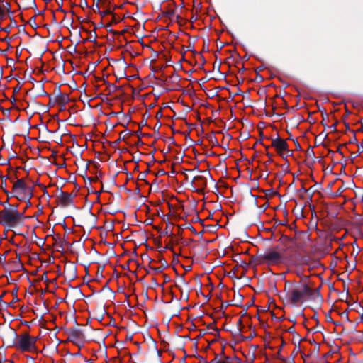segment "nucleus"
Returning <instances> with one entry per match:
<instances>
[{"instance_id": "obj_1", "label": "nucleus", "mask_w": 363, "mask_h": 363, "mask_svg": "<svg viewBox=\"0 0 363 363\" xmlns=\"http://www.w3.org/2000/svg\"><path fill=\"white\" fill-rule=\"evenodd\" d=\"M30 340V335L28 333L18 335L15 329L9 326L4 332L3 340L8 347H16L23 352H28L33 350Z\"/></svg>"}, {"instance_id": "obj_2", "label": "nucleus", "mask_w": 363, "mask_h": 363, "mask_svg": "<svg viewBox=\"0 0 363 363\" xmlns=\"http://www.w3.org/2000/svg\"><path fill=\"white\" fill-rule=\"evenodd\" d=\"M26 209H23L22 212L14 210L11 211L10 210L4 208L0 211V223L4 226H9L10 228L16 227L20 224H22L23 220L28 216H25L24 213Z\"/></svg>"}, {"instance_id": "obj_3", "label": "nucleus", "mask_w": 363, "mask_h": 363, "mask_svg": "<svg viewBox=\"0 0 363 363\" xmlns=\"http://www.w3.org/2000/svg\"><path fill=\"white\" fill-rule=\"evenodd\" d=\"M284 256L276 250L269 249L259 255V263L274 265L282 262Z\"/></svg>"}, {"instance_id": "obj_4", "label": "nucleus", "mask_w": 363, "mask_h": 363, "mask_svg": "<svg viewBox=\"0 0 363 363\" xmlns=\"http://www.w3.org/2000/svg\"><path fill=\"white\" fill-rule=\"evenodd\" d=\"M304 297V284L301 285V288L296 286L289 289L286 294H284V298L294 306L297 305Z\"/></svg>"}, {"instance_id": "obj_5", "label": "nucleus", "mask_w": 363, "mask_h": 363, "mask_svg": "<svg viewBox=\"0 0 363 363\" xmlns=\"http://www.w3.org/2000/svg\"><path fill=\"white\" fill-rule=\"evenodd\" d=\"M26 185L24 179H17L13 183L12 191L10 194L11 196H15L21 201H26L27 203Z\"/></svg>"}, {"instance_id": "obj_6", "label": "nucleus", "mask_w": 363, "mask_h": 363, "mask_svg": "<svg viewBox=\"0 0 363 363\" xmlns=\"http://www.w3.org/2000/svg\"><path fill=\"white\" fill-rule=\"evenodd\" d=\"M68 335V340L77 345V341H83L84 340V334L83 330L79 327H73L65 330Z\"/></svg>"}, {"instance_id": "obj_7", "label": "nucleus", "mask_w": 363, "mask_h": 363, "mask_svg": "<svg viewBox=\"0 0 363 363\" xmlns=\"http://www.w3.org/2000/svg\"><path fill=\"white\" fill-rule=\"evenodd\" d=\"M271 146L275 148L277 153L282 157H284L283 154L284 152H287L290 155H292V151L288 150V144L286 141L281 138L279 135H277V138L272 139Z\"/></svg>"}, {"instance_id": "obj_8", "label": "nucleus", "mask_w": 363, "mask_h": 363, "mask_svg": "<svg viewBox=\"0 0 363 363\" xmlns=\"http://www.w3.org/2000/svg\"><path fill=\"white\" fill-rule=\"evenodd\" d=\"M190 184L194 191L203 194L204 188L207 186V179L203 176H195L190 181Z\"/></svg>"}, {"instance_id": "obj_9", "label": "nucleus", "mask_w": 363, "mask_h": 363, "mask_svg": "<svg viewBox=\"0 0 363 363\" xmlns=\"http://www.w3.org/2000/svg\"><path fill=\"white\" fill-rule=\"evenodd\" d=\"M75 195L60 190V194L57 196V203L62 207L72 206L73 204V197Z\"/></svg>"}, {"instance_id": "obj_10", "label": "nucleus", "mask_w": 363, "mask_h": 363, "mask_svg": "<svg viewBox=\"0 0 363 363\" xmlns=\"http://www.w3.org/2000/svg\"><path fill=\"white\" fill-rule=\"evenodd\" d=\"M305 297H308L312 301L319 300L323 301V297L320 293V288L312 289L308 284H304Z\"/></svg>"}, {"instance_id": "obj_11", "label": "nucleus", "mask_w": 363, "mask_h": 363, "mask_svg": "<svg viewBox=\"0 0 363 363\" xmlns=\"http://www.w3.org/2000/svg\"><path fill=\"white\" fill-rule=\"evenodd\" d=\"M278 241L281 242V245H277L273 250L280 252L284 256V253H285L289 248V244L291 242V239L287 235H281Z\"/></svg>"}, {"instance_id": "obj_12", "label": "nucleus", "mask_w": 363, "mask_h": 363, "mask_svg": "<svg viewBox=\"0 0 363 363\" xmlns=\"http://www.w3.org/2000/svg\"><path fill=\"white\" fill-rule=\"evenodd\" d=\"M69 97L68 94L62 93L60 89L58 88V96H56L55 102L62 106H65L69 101Z\"/></svg>"}, {"instance_id": "obj_13", "label": "nucleus", "mask_w": 363, "mask_h": 363, "mask_svg": "<svg viewBox=\"0 0 363 363\" xmlns=\"http://www.w3.org/2000/svg\"><path fill=\"white\" fill-rule=\"evenodd\" d=\"M65 274H67V276L70 280L74 279L77 277V268L73 264V263H70V264L67 267H65Z\"/></svg>"}, {"instance_id": "obj_14", "label": "nucleus", "mask_w": 363, "mask_h": 363, "mask_svg": "<svg viewBox=\"0 0 363 363\" xmlns=\"http://www.w3.org/2000/svg\"><path fill=\"white\" fill-rule=\"evenodd\" d=\"M189 283L185 280L184 276L180 277L178 279L177 282L175 284V286L178 288V289L181 291V298H183V289L182 288V286H187Z\"/></svg>"}, {"instance_id": "obj_15", "label": "nucleus", "mask_w": 363, "mask_h": 363, "mask_svg": "<svg viewBox=\"0 0 363 363\" xmlns=\"http://www.w3.org/2000/svg\"><path fill=\"white\" fill-rule=\"evenodd\" d=\"M33 186L26 185L27 207L31 206L30 199L33 196Z\"/></svg>"}, {"instance_id": "obj_16", "label": "nucleus", "mask_w": 363, "mask_h": 363, "mask_svg": "<svg viewBox=\"0 0 363 363\" xmlns=\"http://www.w3.org/2000/svg\"><path fill=\"white\" fill-rule=\"evenodd\" d=\"M244 296L240 293H237L234 294L233 299L231 301L232 304L236 306H241V303Z\"/></svg>"}, {"instance_id": "obj_17", "label": "nucleus", "mask_w": 363, "mask_h": 363, "mask_svg": "<svg viewBox=\"0 0 363 363\" xmlns=\"http://www.w3.org/2000/svg\"><path fill=\"white\" fill-rule=\"evenodd\" d=\"M222 133V131L216 132V133ZM215 133H216V132H213L211 135H207V139L209 141V143L212 145V146H218V141L214 135Z\"/></svg>"}, {"instance_id": "obj_18", "label": "nucleus", "mask_w": 363, "mask_h": 363, "mask_svg": "<svg viewBox=\"0 0 363 363\" xmlns=\"http://www.w3.org/2000/svg\"><path fill=\"white\" fill-rule=\"evenodd\" d=\"M104 82L105 84L107 85V88H108L110 94L113 93L117 90L118 87L115 84H111L110 82H108V81H106L105 79H104Z\"/></svg>"}, {"instance_id": "obj_19", "label": "nucleus", "mask_w": 363, "mask_h": 363, "mask_svg": "<svg viewBox=\"0 0 363 363\" xmlns=\"http://www.w3.org/2000/svg\"><path fill=\"white\" fill-rule=\"evenodd\" d=\"M122 134H123V132H121V133H120V137H119V138H118V139H117L116 140H115V141H113V142H112V143L109 142V143H110L111 145H112L113 146H114V147L117 146V145L120 143V142H121V140H125V135H122Z\"/></svg>"}, {"instance_id": "obj_20", "label": "nucleus", "mask_w": 363, "mask_h": 363, "mask_svg": "<svg viewBox=\"0 0 363 363\" xmlns=\"http://www.w3.org/2000/svg\"><path fill=\"white\" fill-rule=\"evenodd\" d=\"M288 332L290 333H292L294 335V336H297V339L298 340V343H300V342L301 340H304V339H301L300 335L295 331V328L293 326L290 327L288 329Z\"/></svg>"}, {"instance_id": "obj_21", "label": "nucleus", "mask_w": 363, "mask_h": 363, "mask_svg": "<svg viewBox=\"0 0 363 363\" xmlns=\"http://www.w3.org/2000/svg\"><path fill=\"white\" fill-rule=\"evenodd\" d=\"M306 155L308 157L315 158V152L311 147H309L308 149L306 152Z\"/></svg>"}, {"instance_id": "obj_22", "label": "nucleus", "mask_w": 363, "mask_h": 363, "mask_svg": "<svg viewBox=\"0 0 363 363\" xmlns=\"http://www.w3.org/2000/svg\"><path fill=\"white\" fill-rule=\"evenodd\" d=\"M269 284L271 285L272 289H274V290L276 291V293L279 296V297H280L281 298H284V297H283V292H281V291H279L277 289V286H276L275 283L270 281V282H269Z\"/></svg>"}, {"instance_id": "obj_23", "label": "nucleus", "mask_w": 363, "mask_h": 363, "mask_svg": "<svg viewBox=\"0 0 363 363\" xmlns=\"http://www.w3.org/2000/svg\"><path fill=\"white\" fill-rule=\"evenodd\" d=\"M1 8L4 9V12L5 13V11L8 13H11V4L9 1H6L5 4H4L2 6H1Z\"/></svg>"}, {"instance_id": "obj_24", "label": "nucleus", "mask_w": 363, "mask_h": 363, "mask_svg": "<svg viewBox=\"0 0 363 363\" xmlns=\"http://www.w3.org/2000/svg\"><path fill=\"white\" fill-rule=\"evenodd\" d=\"M222 354L224 357V360H221L220 359V363H232L231 362L232 359L230 357H228V356L225 355L224 348L222 349Z\"/></svg>"}, {"instance_id": "obj_25", "label": "nucleus", "mask_w": 363, "mask_h": 363, "mask_svg": "<svg viewBox=\"0 0 363 363\" xmlns=\"http://www.w3.org/2000/svg\"><path fill=\"white\" fill-rule=\"evenodd\" d=\"M296 286H294L293 283L289 281H285V287L284 293L286 294L289 289H291L292 287H295Z\"/></svg>"}, {"instance_id": "obj_26", "label": "nucleus", "mask_w": 363, "mask_h": 363, "mask_svg": "<svg viewBox=\"0 0 363 363\" xmlns=\"http://www.w3.org/2000/svg\"><path fill=\"white\" fill-rule=\"evenodd\" d=\"M104 270V266H99L98 267V269H97V272H96V276L99 278H103L104 277V276H103Z\"/></svg>"}, {"instance_id": "obj_27", "label": "nucleus", "mask_w": 363, "mask_h": 363, "mask_svg": "<svg viewBox=\"0 0 363 363\" xmlns=\"http://www.w3.org/2000/svg\"><path fill=\"white\" fill-rule=\"evenodd\" d=\"M233 335L239 337H240L242 339H245V337H243V335L241 333V328H237V329L233 333Z\"/></svg>"}, {"instance_id": "obj_28", "label": "nucleus", "mask_w": 363, "mask_h": 363, "mask_svg": "<svg viewBox=\"0 0 363 363\" xmlns=\"http://www.w3.org/2000/svg\"><path fill=\"white\" fill-rule=\"evenodd\" d=\"M1 188L6 194H10L11 192L6 189V182L5 180L1 181Z\"/></svg>"}, {"instance_id": "obj_29", "label": "nucleus", "mask_w": 363, "mask_h": 363, "mask_svg": "<svg viewBox=\"0 0 363 363\" xmlns=\"http://www.w3.org/2000/svg\"><path fill=\"white\" fill-rule=\"evenodd\" d=\"M99 15L101 16V17H104L106 15H114L113 12L111 11V10L109 9H107L106 11H100V13H98Z\"/></svg>"}, {"instance_id": "obj_30", "label": "nucleus", "mask_w": 363, "mask_h": 363, "mask_svg": "<svg viewBox=\"0 0 363 363\" xmlns=\"http://www.w3.org/2000/svg\"><path fill=\"white\" fill-rule=\"evenodd\" d=\"M220 359L219 358L218 354H216V357H214V359L210 362L204 361V363H220Z\"/></svg>"}, {"instance_id": "obj_31", "label": "nucleus", "mask_w": 363, "mask_h": 363, "mask_svg": "<svg viewBox=\"0 0 363 363\" xmlns=\"http://www.w3.org/2000/svg\"><path fill=\"white\" fill-rule=\"evenodd\" d=\"M40 91L39 92L38 94V96H48L50 98V95L48 94L45 90H44V87H43V85L41 84L40 85Z\"/></svg>"}, {"instance_id": "obj_32", "label": "nucleus", "mask_w": 363, "mask_h": 363, "mask_svg": "<svg viewBox=\"0 0 363 363\" xmlns=\"http://www.w3.org/2000/svg\"><path fill=\"white\" fill-rule=\"evenodd\" d=\"M28 23L34 28H36L38 26L35 24V16H33L28 21Z\"/></svg>"}, {"instance_id": "obj_33", "label": "nucleus", "mask_w": 363, "mask_h": 363, "mask_svg": "<svg viewBox=\"0 0 363 363\" xmlns=\"http://www.w3.org/2000/svg\"><path fill=\"white\" fill-rule=\"evenodd\" d=\"M322 116H323V121H321V124L325 128L328 127V125L325 123V118L328 120V115L326 113H322Z\"/></svg>"}, {"instance_id": "obj_34", "label": "nucleus", "mask_w": 363, "mask_h": 363, "mask_svg": "<svg viewBox=\"0 0 363 363\" xmlns=\"http://www.w3.org/2000/svg\"><path fill=\"white\" fill-rule=\"evenodd\" d=\"M163 234L164 235H170V236H172L173 235V233H172V230L169 229V225H167L166 226V228H164V231H163Z\"/></svg>"}, {"instance_id": "obj_35", "label": "nucleus", "mask_w": 363, "mask_h": 363, "mask_svg": "<svg viewBox=\"0 0 363 363\" xmlns=\"http://www.w3.org/2000/svg\"><path fill=\"white\" fill-rule=\"evenodd\" d=\"M38 340V337H32L30 336V344H31V346H32V348L33 350L35 348V343H36V341Z\"/></svg>"}, {"instance_id": "obj_36", "label": "nucleus", "mask_w": 363, "mask_h": 363, "mask_svg": "<svg viewBox=\"0 0 363 363\" xmlns=\"http://www.w3.org/2000/svg\"><path fill=\"white\" fill-rule=\"evenodd\" d=\"M345 111H345V114L342 118V120L343 122L346 121V119H347V116L350 114H351V112L348 110L347 106L346 105L345 106Z\"/></svg>"}, {"instance_id": "obj_37", "label": "nucleus", "mask_w": 363, "mask_h": 363, "mask_svg": "<svg viewBox=\"0 0 363 363\" xmlns=\"http://www.w3.org/2000/svg\"><path fill=\"white\" fill-rule=\"evenodd\" d=\"M57 3L59 5V9H57V11L65 13L66 11L62 9V0H57Z\"/></svg>"}, {"instance_id": "obj_38", "label": "nucleus", "mask_w": 363, "mask_h": 363, "mask_svg": "<svg viewBox=\"0 0 363 363\" xmlns=\"http://www.w3.org/2000/svg\"><path fill=\"white\" fill-rule=\"evenodd\" d=\"M338 123H339V122H338V121H337V120H336V121H335V122L334 123V124H333V125H330V126H328V128H330V129H331V130H332L333 132H337V128H336V127H337V125Z\"/></svg>"}, {"instance_id": "obj_39", "label": "nucleus", "mask_w": 363, "mask_h": 363, "mask_svg": "<svg viewBox=\"0 0 363 363\" xmlns=\"http://www.w3.org/2000/svg\"><path fill=\"white\" fill-rule=\"evenodd\" d=\"M129 134H130V135H137L139 138H140L141 136L144 135V134H143V133H142V132H141V130H140V129L138 130L137 131H131V132H130V133H129Z\"/></svg>"}, {"instance_id": "obj_40", "label": "nucleus", "mask_w": 363, "mask_h": 363, "mask_svg": "<svg viewBox=\"0 0 363 363\" xmlns=\"http://www.w3.org/2000/svg\"><path fill=\"white\" fill-rule=\"evenodd\" d=\"M344 190H345V189H344V188H342V187H340V188L338 189V190H337L335 193H334V194H333V197H337V196H340V195L342 194V193L344 191Z\"/></svg>"}, {"instance_id": "obj_41", "label": "nucleus", "mask_w": 363, "mask_h": 363, "mask_svg": "<svg viewBox=\"0 0 363 363\" xmlns=\"http://www.w3.org/2000/svg\"><path fill=\"white\" fill-rule=\"evenodd\" d=\"M71 355L75 356V357H82L84 359V362L83 363H88L90 361V360H87L86 358H84L83 356L82 355V354L79 352H76L74 354H72Z\"/></svg>"}, {"instance_id": "obj_42", "label": "nucleus", "mask_w": 363, "mask_h": 363, "mask_svg": "<svg viewBox=\"0 0 363 363\" xmlns=\"http://www.w3.org/2000/svg\"><path fill=\"white\" fill-rule=\"evenodd\" d=\"M40 280H43L46 283L51 282V281L47 277V272H44V274L41 276Z\"/></svg>"}, {"instance_id": "obj_43", "label": "nucleus", "mask_w": 363, "mask_h": 363, "mask_svg": "<svg viewBox=\"0 0 363 363\" xmlns=\"http://www.w3.org/2000/svg\"><path fill=\"white\" fill-rule=\"evenodd\" d=\"M5 208L8 209V210H10L11 211H14V210L18 211V204H16V205H10V204H9V207L8 208Z\"/></svg>"}, {"instance_id": "obj_44", "label": "nucleus", "mask_w": 363, "mask_h": 363, "mask_svg": "<svg viewBox=\"0 0 363 363\" xmlns=\"http://www.w3.org/2000/svg\"><path fill=\"white\" fill-rule=\"evenodd\" d=\"M233 305L231 301H223L221 304V309L226 308L228 306Z\"/></svg>"}, {"instance_id": "obj_45", "label": "nucleus", "mask_w": 363, "mask_h": 363, "mask_svg": "<svg viewBox=\"0 0 363 363\" xmlns=\"http://www.w3.org/2000/svg\"><path fill=\"white\" fill-rule=\"evenodd\" d=\"M38 186L40 188H42V189L43 191V196H47L48 198H50V196H49L48 191L46 190V187L43 184H38Z\"/></svg>"}, {"instance_id": "obj_46", "label": "nucleus", "mask_w": 363, "mask_h": 363, "mask_svg": "<svg viewBox=\"0 0 363 363\" xmlns=\"http://www.w3.org/2000/svg\"><path fill=\"white\" fill-rule=\"evenodd\" d=\"M103 26V23L101 22L99 23V24H97V26H94V30L92 31L94 33V39L97 37V35H96V30L99 28V27H102Z\"/></svg>"}, {"instance_id": "obj_47", "label": "nucleus", "mask_w": 363, "mask_h": 363, "mask_svg": "<svg viewBox=\"0 0 363 363\" xmlns=\"http://www.w3.org/2000/svg\"><path fill=\"white\" fill-rule=\"evenodd\" d=\"M349 143H357V140L356 135L354 133H353V135L350 138Z\"/></svg>"}, {"instance_id": "obj_48", "label": "nucleus", "mask_w": 363, "mask_h": 363, "mask_svg": "<svg viewBox=\"0 0 363 363\" xmlns=\"http://www.w3.org/2000/svg\"><path fill=\"white\" fill-rule=\"evenodd\" d=\"M5 294H6V292H5V291H4V292H3V294H1V296H0V303L4 304V305H5V306H11V303H6L5 301H4L2 300V297L5 295Z\"/></svg>"}, {"instance_id": "obj_49", "label": "nucleus", "mask_w": 363, "mask_h": 363, "mask_svg": "<svg viewBox=\"0 0 363 363\" xmlns=\"http://www.w3.org/2000/svg\"><path fill=\"white\" fill-rule=\"evenodd\" d=\"M294 140V144L296 145V149L297 150H302L301 146L300 143L298 142L297 139H295V140Z\"/></svg>"}, {"instance_id": "obj_50", "label": "nucleus", "mask_w": 363, "mask_h": 363, "mask_svg": "<svg viewBox=\"0 0 363 363\" xmlns=\"http://www.w3.org/2000/svg\"><path fill=\"white\" fill-rule=\"evenodd\" d=\"M79 6L84 9L85 7H88V4L86 0H82Z\"/></svg>"}, {"instance_id": "obj_51", "label": "nucleus", "mask_w": 363, "mask_h": 363, "mask_svg": "<svg viewBox=\"0 0 363 363\" xmlns=\"http://www.w3.org/2000/svg\"><path fill=\"white\" fill-rule=\"evenodd\" d=\"M357 147H358L357 154L355 155V157L357 156L361 152H363V146H362V145L357 143Z\"/></svg>"}, {"instance_id": "obj_52", "label": "nucleus", "mask_w": 363, "mask_h": 363, "mask_svg": "<svg viewBox=\"0 0 363 363\" xmlns=\"http://www.w3.org/2000/svg\"><path fill=\"white\" fill-rule=\"evenodd\" d=\"M202 51L203 52H208L209 51L208 42L207 43H206L204 42Z\"/></svg>"}, {"instance_id": "obj_53", "label": "nucleus", "mask_w": 363, "mask_h": 363, "mask_svg": "<svg viewBox=\"0 0 363 363\" xmlns=\"http://www.w3.org/2000/svg\"><path fill=\"white\" fill-rule=\"evenodd\" d=\"M208 328H211L213 330L218 331V329L215 326V323H212L208 325Z\"/></svg>"}, {"instance_id": "obj_54", "label": "nucleus", "mask_w": 363, "mask_h": 363, "mask_svg": "<svg viewBox=\"0 0 363 363\" xmlns=\"http://www.w3.org/2000/svg\"><path fill=\"white\" fill-rule=\"evenodd\" d=\"M4 9L1 8V6H0V21L4 20Z\"/></svg>"}, {"instance_id": "obj_55", "label": "nucleus", "mask_w": 363, "mask_h": 363, "mask_svg": "<svg viewBox=\"0 0 363 363\" xmlns=\"http://www.w3.org/2000/svg\"><path fill=\"white\" fill-rule=\"evenodd\" d=\"M220 65H221V61L220 60V61H219V63H218V66H216V64H214V65H213V69L217 68V71H218V72L219 74H223V73H221V72H220Z\"/></svg>"}, {"instance_id": "obj_56", "label": "nucleus", "mask_w": 363, "mask_h": 363, "mask_svg": "<svg viewBox=\"0 0 363 363\" xmlns=\"http://www.w3.org/2000/svg\"><path fill=\"white\" fill-rule=\"evenodd\" d=\"M220 65H221V61L220 60V61H219V63H218V66H216V64H214V65H213V69L217 68V71H218V72L219 74H223V73H221V72H220Z\"/></svg>"}, {"instance_id": "obj_57", "label": "nucleus", "mask_w": 363, "mask_h": 363, "mask_svg": "<svg viewBox=\"0 0 363 363\" xmlns=\"http://www.w3.org/2000/svg\"><path fill=\"white\" fill-rule=\"evenodd\" d=\"M220 65H221V61L220 60V61H219V63H218V66H216V64H214V65H213V69L217 68V71H218V72L219 74H223V73H221V72H220Z\"/></svg>"}, {"instance_id": "obj_58", "label": "nucleus", "mask_w": 363, "mask_h": 363, "mask_svg": "<svg viewBox=\"0 0 363 363\" xmlns=\"http://www.w3.org/2000/svg\"><path fill=\"white\" fill-rule=\"evenodd\" d=\"M21 86H20V85H18L16 87H14L13 91V95L17 94L21 90Z\"/></svg>"}, {"instance_id": "obj_59", "label": "nucleus", "mask_w": 363, "mask_h": 363, "mask_svg": "<svg viewBox=\"0 0 363 363\" xmlns=\"http://www.w3.org/2000/svg\"><path fill=\"white\" fill-rule=\"evenodd\" d=\"M168 173L167 172H165L164 169H160L157 174V176H159V175H165V174H167Z\"/></svg>"}, {"instance_id": "obj_60", "label": "nucleus", "mask_w": 363, "mask_h": 363, "mask_svg": "<svg viewBox=\"0 0 363 363\" xmlns=\"http://www.w3.org/2000/svg\"><path fill=\"white\" fill-rule=\"evenodd\" d=\"M7 253H8V252H6L4 255L0 254V262H5L6 256Z\"/></svg>"}, {"instance_id": "obj_61", "label": "nucleus", "mask_w": 363, "mask_h": 363, "mask_svg": "<svg viewBox=\"0 0 363 363\" xmlns=\"http://www.w3.org/2000/svg\"><path fill=\"white\" fill-rule=\"evenodd\" d=\"M161 125H161V123H159V122H157V123L155 124V127H154V130H157V131L158 132V131H159V130H160V127H161Z\"/></svg>"}, {"instance_id": "obj_62", "label": "nucleus", "mask_w": 363, "mask_h": 363, "mask_svg": "<svg viewBox=\"0 0 363 363\" xmlns=\"http://www.w3.org/2000/svg\"><path fill=\"white\" fill-rule=\"evenodd\" d=\"M264 78L259 74V73H257V77H256V81H258V82H262L263 81Z\"/></svg>"}, {"instance_id": "obj_63", "label": "nucleus", "mask_w": 363, "mask_h": 363, "mask_svg": "<svg viewBox=\"0 0 363 363\" xmlns=\"http://www.w3.org/2000/svg\"><path fill=\"white\" fill-rule=\"evenodd\" d=\"M152 270H154L156 273L161 272L163 270V268L162 267H157V268H152Z\"/></svg>"}, {"instance_id": "obj_64", "label": "nucleus", "mask_w": 363, "mask_h": 363, "mask_svg": "<svg viewBox=\"0 0 363 363\" xmlns=\"http://www.w3.org/2000/svg\"><path fill=\"white\" fill-rule=\"evenodd\" d=\"M26 358L28 359V363H35L34 359L30 356H26Z\"/></svg>"}]
</instances>
